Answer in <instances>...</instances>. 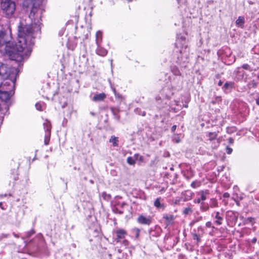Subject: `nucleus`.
Segmentation results:
<instances>
[{
    "label": "nucleus",
    "instance_id": "obj_1",
    "mask_svg": "<svg viewBox=\"0 0 259 259\" xmlns=\"http://www.w3.org/2000/svg\"><path fill=\"white\" fill-rule=\"evenodd\" d=\"M42 12L40 7H32L29 15L31 23L28 25L20 22L18 29V41L15 45L9 27L7 31H0V52L18 62L28 58L30 55L34 38L40 31V20Z\"/></svg>",
    "mask_w": 259,
    "mask_h": 259
},
{
    "label": "nucleus",
    "instance_id": "obj_2",
    "mask_svg": "<svg viewBox=\"0 0 259 259\" xmlns=\"http://www.w3.org/2000/svg\"><path fill=\"white\" fill-rule=\"evenodd\" d=\"M16 71L15 68L9 69L0 62V99L2 101L9 100L13 94Z\"/></svg>",
    "mask_w": 259,
    "mask_h": 259
},
{
    "label": "nucleus",
    "instance_id": "obj_3",
    "mask_svg": "<svg viewBox=\"0 0 259 259\" xmlns=\"http://www.w3.org/2000/svg\"><path fill=\"white\" fill-rule=\"evenodd\" d=\"M175 51L177 53L178 62L179 63L187 61L189 56V49L185 37L177 35Z\"/></svg>",
    "mask_w": 259,
    "mask_h": 259
},
{
    "label": "nucleus",
    "instance_id": "obj_4",
    "mask_svg": "<svg viewBox=\"0 0 259 259\" xmlns=\"http://www.w3.org/2000/svg\"><path fill=\"white\" fill-rule=\"evenodd\" d=\"M1 7L8 18L13 16L16 11V3L13 0H2Z\"/></svg>",
    "mask_w": 259,
    "mask_h": 259
},
{
    "label": "nucleus",
    "instance_id": "obj_5",
    "mask_svg": "<svg viewBox=\"0 0 259 259\" xmlns=\"http://www.w3.org/2000/svg\"><path fill=\"white\" fill-rule=\"evenodd\" d=\"M44 127L45 131L44 143L46 145H48L50 140L52 127L50 122L47 119H46L45 122L44 123Z\"/></svg>",
    "mask_w": 259,
    "mask_h": 259
},
{
    "label": "nucleus",
    "instance_id": "obj_6",
    "mask_svg": "<svg viewBox=\"0 0 259 259\" xmlns=\"http://www.w3.org/2000/svg\"><path fill=\"white\" fill-rule=\"evenodd\" d=\"M208 194V190H202L197 193V195L200 196V198L194 200V202L197 203H201V201H204L207 198V196Z\"/></svg>",
    "mask_w": 259,
    "mask_h": 259
},
{
    "label": "nucleus",
    "instance_id": "obj_7",
    "mask_svg": "<svg viewBox=\"0 0 259 259\" xmlns=\"http://www.w3.org/2000/svg\"><path fill=\"white\" fill-rule=\"evenodd\" d=\"M107 97V95L104 93H95L92 98V100L95 102L103 101Z\"/></svg>",
    "mask_w": 259,
    "mask_h": 259
},
{
    "label": "nucleus",
    "instance_id": "obj_8",
    "mask_svg": "<svg viewBox=\"0 0 259 259\" xmlns=\"http://www.w3.org/2000/svg\"><path fill=\"white\" fill-rule=\"evenodd\" d=\"M212 217H214L215 221L214 223L218 226H220L222 224L223 221V214L221 213L219 211L214 212L212 214Z\"/></svg>",
    "mask_w": 259,
    "mask_h": 259
},
{
    "label": "nucleus",
    "instance_id": "obj_9",
    "mask_svg": "<svg viewBox=\"0 0 259 259\" xmlns=\"http://www.w3.org/2000/svg\"><path fill=\"white\" fill-rule=\"evenodd\" d=\"M138 222L143 225H149L151 223V217H145L143 215H140L138 218Z\"/></svg>",
    "mask_w": 259,
    "mask_h": 259
},
{
    "label": "nucleus",
    "instance_id": "obj_10",
    "mask_svg": "<svg viewBox=\"0 0 259 259\" xmlns=\"http://www.w3.org/2000/svg\"><path fill=\"white\" fill-rule=\"evenodd\" d=\"M116 234L117 237L116 239L117 242H119L121 239H123L125 238L126 235V232L123 229H119L116 231Z\"/></svg>",
    "mask_w": 259,
    "mask_h": 259
},
{
    "label": "nucleus",
    "instance_id": "obj_11",
    "mask_svg": "<svg viewBox=\"0 0 259 259\" xmlns=\"http://www.w3.org/2000/svg\"><path fill=\"white\" fill-rule=\"evenodd\" d=\"M161 198L160 197L157 198L154 202V206L158 209L163 210L165 208V205L161 202Z\"/></svg>",
    "mask_w": 259,
    "mask_h": 259
},
{
    "label": "nucleus",
    "instance_id": "obj_12",
    "mask_svg": "<svg viewBox=\"0 0 259 259\" xmlns=\"http://www.w3.org/2000/svg\"><path fill=\"white\" fill-rule=\"evenodd\" d=\"M236 72V77L237 80H240L244 78L245 72L241 67H238Z\"/></svg>",
    "mask_w": 259,
    "mask_h": 259
},
{
    "label": "nucleus",
    "instance_id": "obj_13",
    "mask_svg": "<svg viewBox=\"0 0 259 259\" xmlns=\"http://www.w3.org/2000/svg\"><path fill=\"white\" fill-rule=\"evenodd\" d=\"M96 53L101 56H105L107 54V51L106 49L103 48L101 45H99L97 46Z\"/></svg>",
    "mask_w": 259,
    "mask_h": 259
},
{
    "label": "nucleus",
    "instance_id": "obj_14",
    "mask_svg": "<svg viewBox=\"0 0 259 259\" xmlns=\"http://www.w3.org/2000/svg\"><path fill=\"white\" fill-rule=\"evenodd\" d=\"M102 32L101 31H98L96 34V43L97 46L101 45L102 42Z\"/></svg>",
    "mask_w": 259,
    "mask_h": 259
},
{
    "label": "nucleus",
    "instance_id": "obj_15",
    "mask_svg": "<svg viewBox=\"0 0 259 259\" xmlns=\"http://www.w3.org/2000/svg\"><path fill=\"white\" fill-rule=\"evenodd\" d=\"M244 24V18L243 17L239 16L236 21V24L237 26L243 28Z\"/></svg>",
    "mask_w": 259,
    "mask_h": 259
},
{
    "label": "nucleus",
    "instance_id": "obj_16",
    "mask_svg": "<svg viewBox=\"0 0 259 259\" xmlns=\"http://www.w3.org/2000/svg\"><path fill=\"white\" fill-rule=\"evenodd\" d=\"M109 142L111 143H112V145L113 146L116 147L118 146V138L115 137L114 136H112L111 137Z\"/></svg>",
    "mask_w": 259,
    "mask_h": 259
},
{
    "label": "nucleus",
    "instance_id": "obj_17",
    "mask_svg": "<svg viewBox=\"0 0 259 259\" xmlns=\"http://www.w3.org/2000/svg\"><path fill=\"white\" fill-rule=\"evenodd\" d=\"M163 219L167 221V225H169L172 223L174 217L172 215H164Z\"/></svg>",
    "mask_w": 259,
    "mask_h": 259
},
{
    "label": "nucleus",
    "instance_id": "obj_18",
    "mask_svg": "<svg viewBox=\"0 0 259 259\" xmlns=\"http://www.w3.org/2000/svg\"><path fill=\"white\" fill-rule=\"evenodd\" d=\"M217 136L218 134L216 132H210L208 133L207 137L210 141H213L217 138Z\"/></svg>",
    "mask_w": 259,
    "mask_h": 259
},
{
    "label": "nucleus",
    "instance_id": "obj_19",
    "mask_svg": "<svg viewBox=\"0 0 259 259\" xmlns=\"http://www.w3.org/2000/svg\"><path fill=\"white\" fill-rule=\"evenodd\" d=\"M234 83L233 82H227L224 85L225 90L231 89L234 88Z\"/></svg>",
    "mask_w": 259,
    "mask_h": 259
},
{
    "label": "nucleus",
    "instance_id": "obj_20",
    "mask_svg": "<svg viewBox=\"0 0 259 259\" xmlns=\"http://www.w3.org/2000/svg\"><path fill=\"white\" fill-rule=\"evenodd\" d=\"M193 211L192 208L190 207H186L184 210H183V213L184 214L187 215V214H189L191 213H192Z\"/></svg>",
    "mask_w": 259,
    "mask_h": 259
},
{
    "label": "nucleus",
    "instance_id": "obj_21",
    "mask_svg": "<svg viewBox=\"0 0 259 259\" xmlns=\"http://www.w3.org/2000/svg\"><path fill=\"white\" fill-rule=\"evenodd\" d=\"M172 141L176 143H179L181 141L180 136L178 135H175L172 137Z\"/></svg>",
    "mask_w": 259,
    "mask_h": 259
},
{
    "label": "nucleus",
    "instance_id": "obj_22",
    "mask_svg": "<svg viewBox=\"0 0 259 259\" xmlns=\"http://www.w3.org/2000/svg\"><path fill=\"white\" fill-rule=\"evenodd\" d=\"M209 209V206L208 204H202L200 207V209L201 211H205L208 210Z\"/></svg>",
    "mask_w": 259,
    "mask_h": 259
},
{
    "label": "nucleus",
    "instance_id": "obj_23",
    "mask_svg": "<svg viewBox=\"0 0 259 259\" xmlns=\"http://www.w3.org/2000/svg\"><path fill=\"white\" fill-rule=\"evenodd\" d=\"M200 182L198 181H194L191 183V186L192 187L194 188H196L197 187H198L200 186Z\"/></svg>",
    "mask_w": 259,
    "mask_h": 259
},
{
    "label": "nucleus",
    "instance_id": "obj_24",
    "mask_svg": "<svg viewBox=\"0 0 259 259\" xmlns=\"http://www.w3.org/2000/svg\"><path fill=\"white\" fill-rule=\"evenodd\" d=\"M127 162L128 164L131 165H133L135 163V159L131 157H128L127 159Z\"/></svg>",
    "mask_w": 259,
    "mask_h": 259
},
{
    "label": "nucleus",
    "instance_id": "obj_25",
    "mask_svg": "<svg viewBox=\"0 0 259 259\" xmlns=\"http://www.w3.org/2000/svg\"><path fill=\"white\" fill-rule=\"evenodd\" d=\"M193 238L194 240H196L197 243H199L200 242V237L199 235H198L197 234H193Z\"/></svg>",
    "mask_w": 259,
    "mask_h": 259
},
{
    "label": "nucleus",
    "instance_id": "obj_26",
    "mask_svg": "<svg viewBox=\"0 0 259 259\" xmlns=\"http://www.w3.org/2000/svg\"><path fill=\"white\" fill-rule=\"evenodd\" d=\"M140 229H139L138 228H134L133 230V232L135 233L136 238H138L139 237V234H140Z\"/></svg>",
    "mask_w": 259,
    "mask_h": 259
},
{
    "label": "nucleus",
    "instance_id": "obj_27",
    "mask_svg": "<svg viewBox=\"0 0 259 259\" xmlns=\"http://www.w3.org/2000/svg\"><path fill=\"white\" fill-rule=\"evenodd\" d=\"M35 107H36V109L38 110L41 111L42 110V105L39 103H37L35 104Z\"/></svg>",
    "mask_w": 259,
    "mask_h": 259
},
{
    "label": "nucleus",
    "instance_id": "obj_28",
    "mask_svg": "<svg viewBox=\"0 0 259 259\" xmlns=\"http://www.w3.org/2000/svg\"><path fill=\"white\" fill-rule=\"evenodd\" d=\"M232 149L229 147H226V152L227 154H230L232 152Z\"/></svg>",
    "mask_w": 259,
    "mask_h": 259
},
{
    "label": "nucleus",
    "instance_id": "obj_29",
    "mask_svg": "<svg viewBox=\"0 0 259 259\" xmlns=\"http://www.w3.org/2000/svg\"><path fill=\"white\" fill-rule=\"evenodd\" d=\"M241 68L243 70V69L247 70V69H249V65H248V64H243V65H242V66Z\"/></svg>",
    "mask_w": 259,
    "mask_h": 259
},
{
    "label": "nucleus",
    "instance_id": "obj_30",
    "mask_svg": "<svg viewBox=\"0 0 259 259\" xmlns=\"http://www.w3.org/2000/svg\"><path fill=\"white\" fill-rule=\"evenodd\" d=\"M250 86L252 87H257V83L255 82L253 80L251 83H250Z\"/></svg>",
    "mask_w": 259,
    "mask_h": 259
},
{
    "label": "nucleus",
    "instance_id": "obj_31",
    "mask_svg": "<svg viewBox=\"0 0 259 259\" xmlns=\"http://www.w3.org/2000/svg\"><path fill=\"white\" fill-rule=\"evenodd\" d=\"M211 225H212V224L210 222H207L206 223V224H205L206 226L208 228L211 227H212Z\"/></svg>",
    "mask_w": 259,
    "mask_h": 259
},
{
    "label": "nucleus",
    "instance_id": "obj_32",
    "mask_svg": "<svg viewBox=\"0 0 259 259\" xmlns=\"http://www.w3.org/2000/svg\"><path fill=\"white\" fill-rule=\"evenodd\" d=\"M223 197L224 198H229L230 197V194L228 192L224 193L223 194Z\"/></svg>",
    "mask_w": 259,
    "mask_h": 259
},
{
    "label": "nucleus",
    "instance_id": "obj_33",
    "mask_svg": "<svg viewBox=\"0 0 259 259\" xmlns=\"http://www.w3.org/2000/svg\"><path fill=\"white\" fill-rule=\"evenodd\" d=\"M176 128H177V125H173L171 127V131L172 132H174L176 131Z\"/></svg>",
    "mask_w": 259,
    "mask_h": 259
},
{
    "label": "nucleus",
    "instance_id": "obj_34",
    "mask_svg": "<svg viewBox=\"0 0 259 259\" xmlns=\"http://www.w3.org/2000/svg\"><path fill=\"white\" fill-rule=\"evenodd\" d=\"M228 141H229V142L230 143V144H233V142H234V139H232V138H230L229 139H228Z\"/></svg>",
    "mask_w": 259,
    "mask_h": 259
},
{
    "label": "nucleus",
    "instance_id": "obj_35",
    "mask_svg": "<svg viewBox=\"0 0 259 259\" xmlns=\"http://www.w3.org/2000/svg\"><path fill=\"white\" fill-rule=\"evenodd\" d=\"M0 207H1L2 209H4V208L3 206V203L2 202L0 203Z\"/></svg>",
    "mask_w": 259,
    "mask_h": 259
},
{
    "label": "nucleus",
    "instance_id": "obj_36",
    "mask_svg": "<svg viewBox=\"0 0 259 259\" xmlns=\"http://www.w3.org/2000/svg\"><path fill=\"white\" fill-rule=\"evenodd\" d=\"M256 103L257 105H259V99H256Z\"/></svg>",
    "mask_w": 259,
    "mask_h": 259
},
{
    "label": "nucleus",
    "instance_id": "obj_37",
    "mask_svg": "<svg viewBox=\"0 0 259 259\" xmlns=\"http://www.w3.org/2000/svg\"><path fill=\"white\" fill-rule=\"evenodd\" d=\"M236 204H237V205H238V206H239V205H240L239 201H236Z\"/></svg>",
    "mask_w": 259,
    "mask_h": 259
},
{
    "label": "nucleus",
    "instance_id": "obj_38",
    "mask_svg": "<svg viewBox=\"0 0 259 259\" xmlns=\"http://www.w3.org/2000/svg\"><path fill=\"white\" fill-rule=\"evenodd\" d=\"M145 114H146L145 112L143 111L142 114V116H145Z\"/></svg>",
    "mask_w": 259,
    "mask_h": 259
},
{
    "label": "nucleus",
    "instance_id": "obj_39",
    "mask_svg": "<svg viewBox=\"0 0 259 259\" xmlns=\"http://www.w3.org/2000/svg\"><path fill=\"white\" fill-rule=\"evenodd\" d=\"M252 241H253V242H255L256 241V239H255V238H254V239H253L252 240Z\"/></svg>",
    "mask_w": 259,
    "mask_h": 259
},
{
    "label": "nucleus",
    "instance_id": "obj_40",
    "mask_svg": "<svg viewBox=\"0 0 259 259\" xmlns=\"http://www.w3.org/2000/svg\"><path fill=\"white\" fill-rule=\"evenodd\" d=\"M222 84V82L220 81L219 82V85H221Z\"/></svg>",
    "mask_w": 259,
    "mask_h": 259
},
{
    "label": "nucleus",
    "instance_id": "obj_41",
    "mask_svg": "<svg viewBox=\"0 0 259 259\" xmlns=\"http://www.w3.org/2000/svg\"><path fill=\"white\" fill-rule=\"evenodd\" d=\"M124 243H125V244H126L127 243V241L126 240H125L124 241Z\"/></svg>",
    "mask_w": 259,
    "mask_h": 259
},
{
    "label": "nucleus",
    "instance_id": "obj_42",
    "mask_svg": "<svg viewBox=\"0 0 259 259\" xmlns=\"http://www.w3.org/2000/svg\"><path fill=\"white\" fill-rule=\"evenodd\" d=\"M113 91H114V93L115 92V89H113Z\"/></svg>",
    "mask_w": 259,
    "mask_h": 259
},
{
    "label": "nucleus",
    "instance_id": "obj_43",
    "mask_svg": "<svg viewBox=\"0 0 259 259\" xmlns=\"http://www.w3.org/2000/svg\"><path fill=\"white\" fill-rule=\"evenodd\" d=\"M122 212H122V211H119V213H122Z\"/></svg>",
    "mask_w": 259,
    "mask_h": 259
},
{
    "label": "nucleus",
    "instance_id": "obj_44",
    "mask_svg": "<svg viewBox=\"0 0 259 259\" xmlns=\"http://www.w3.org/2000/svg\"><path fill=\"white\" fill-rule=\"evenodd\" d=\"M104 195H106V194L105 193H103V196Z\"/></svg>",
    "mask_w": 259,
    "mask_h": 259
},
{
    "label": "nucleus",
    "instance_id": "obj_45",
    "mask_svg": "<svg viewBox=\"0 0 259 259\" xmlns=\"http://www.w3.org/2000/svg\"><path fill=\"white\" fill-rule=\"evenodd\" d=\"M217 143L219 144V142L218 141V140L217 141Z\"/></svg>",
    "mask_w": 259,
    "mask_h": 259
}]
</instances>
